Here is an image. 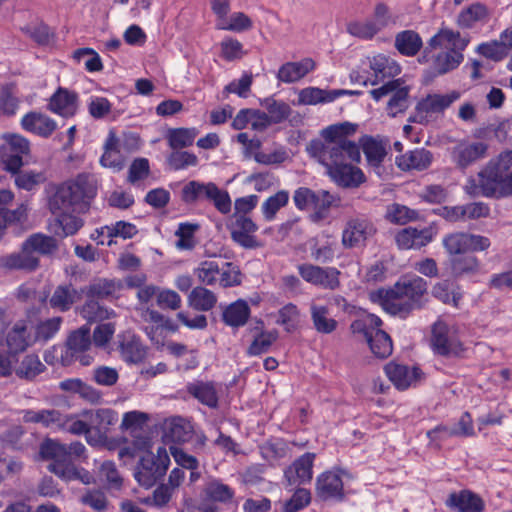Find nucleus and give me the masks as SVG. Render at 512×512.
<instances>
[{
    "label": "nucleus",
    "mask_w": 512,
    "mask_h": 512,
    "mask_svg": "<svg viewBox=\"0 0 512 512\" xmlns=\"http://www.w3.org/2000/svg\"><path fill=\"white\" fill-rule=\"evenodd\" d=\"M194 275L205 285L221 287H234L241 284V272L237 265L225 261L220 257H214L201 261L194 269Z\"/></svg>",
    "instance_id": "6e6552de"
},
{
    "label": "nucleus",
    "mask_w": 512,
    "mask_h": 512,
    "mask_svg": "<svg viewBox=\"0 0 512 512\" xmlns=\"http://www.w3.org/2000/svg\"><path fill=\"white\" fill-rule=\"evenodd\" d=\"M57 247L54 237L41 233L32 234L23 242L21 252L6 258V266L11 269L33 271L39 266V258L35 254L49 255Z\"/></svg>",
    "instance_id": "0eeeda50"
},
{
    "label": "nucleus",
    "mask_w": 512,
    "mask_h": 512,
    "mask_svg": "<svg viewBox=\"0 0 512 512\" xmlns=\"http://www.w3.org/2000/svg\"><path fill=\"white\" fill-rule=\"evenodd\" d=\"M5 344L9 354L16 355L34 344L30 323L26 319L16 321L5 334Z\"/></svg>",
    "instance_id": "a211bd4d"
},
{
    "label": "nucleus",
    "mask_w": 512,
    "mask_h": 512,
    "mask_svg": "<svg viewBox=\"0 0 512 512\" xmlns=\"http://www.w3.org/2000/svg\"><path fill=\"white\" fill-rule=\"evenodd\" d=\"M204 494L211 502L229 504L232 502L235 492L230 486L214 479L206 484Z\"/></svg>",
    "instance_id": "3c124183"
},
{
    "label": "nucleus",
    "mask_w": 512,
    "mask_h": 512,
    "mask_svg": "<svg viewBox=\"0 0 512 512\" xmlns=\"http://www.w3.org/2000/svg\"><path fill=\"white\" fill-rule=\"evenodd\" d=\"M445 504L456 512H483L485 509L483 499L469 490L451 493Z\"/></svg>",
    "instance_id": "cd10ccee"
},
{
    "label": "nucleus",
    "mask_w": 512,
    "mask_h": 512,
    "mask_svg": "<svg viewBox=\"0 0 512 512\" xmlns=\"http://www.w3.org/2000/svg\"><path fill=\"white\" fill-rule=\"evenodd\" d=\"M188 302L193 309L206 312L214 308L217 297L211 290L197 286L190 292Z\"/></svg>",
    "instance_id": "49530a36"
},
{
    "label": "nucleus",
    "mask_w": 512,
    "mask_h": 512,
    "mask_svg": "<svg viewBox=\"0 0 512 512\" xmlns=\"http://www.w3.org/2000/svg\"><path fill=\"white\" fill-rule=\"evenodd\" d=\"M315 492L323 501L342 500L344 498V484L339 473L325 471L316 479Z\"/></svg>",
    "instance_id": "5701e85b"
},
{
    "label": "nucleus",
    "mask_w": 512,
    "mask_h": 512,
    "mask_svg": "<svg viewBox=\"0 0 512 512\" xmlns=\"http://www.w3.org/2000/svg\"><path fill=\"white\" fill-rule=\"evenodd\" d=\"M382 319L372 313H363L350 324V330L353 335L361 336L368 343L374 337L378 330H382Z\"/></svg>",
    "instance_id": "e433bc0d"
},
{
    "label": "nucleus",
    "mask_w": 512,
    "mask_h": 512,
    "mask_svg": "<svg viewBox=\"0 0 512 512\" xmlns=\"http://www.w3.org/2000/svg\"><path fill=\"white\" fill-rule=\"evenodd\" d=\"M347 93H349V91L343 89L324 90L318 87H308L300 91L299 101L305 105L330 103Z\"/></svg>",
    "instance_id": "58836bf2"
},
{
    "label": "nucleus",
    "mask_w": 512,
    "mask_h": 512,
    "mask_svg": "<svg viewBox=\"0 0 512 512\" xmlns=\"http://www.w3.org/2000/svg\"><path fill=\"white\" fill-rule=\"evenodd\" d=\"M460 96L456 90L447 94H428L417 103L416 111L421 117L443 114Z\"/></svg>",
    "instance_id": "4be33fe9"
},
{
    "label": "nucleus",
    "mask_w": 512,
    "mask_h": 512,
    "mask_svg": "<svg viewBox=\"0 0 512 512\" xmlns=\"http://www.w3.org/2000/svg\"><path fill=\"white\" fill-rule=\"evenodd\" d=\"M81 315L92 323L110 319L115 316V312L101 305L98 299L86 297V301L81 308Z\"/></svg>",
    "instance_id": "8fccbe9b"
},
{
    "label": "nucleus",
    "mask_w": 512,
    "mask_h": 512,
    "mask_svg": "<svg viewBox=\"0 0 512 512\" xmlns=\"http://www.w3.org/2000/svg\"><path fill=\"white\" fill-rule=\"evenodd\" d=\"M197 135L198 130L195 127L171 128L167 131L166 140L172 150H181L193 145Z\"/></svg>",
    "instance_id": "37998d69"
},
{
    "label": "nucleus",
    "mask_w": 512,
    "mask_h": 512,
    "mask_svg": "<svg viewBox=\"0 0 512 512\" xmlns=\"http://www.w3.org/2000/svg\"><path fill=\"white\" fill-rule=\"evenodd\" d=\"M118 351L121 359L129 364L142 363L147 356V347L141 338L131 331L118 335Z\"/></svg>",
    "instance_id": "6ab92c4d"
},
{
    "label": "nucleus",
    "mask_w": 512,
    "mask_h": 512,
    "mask_svg": "<svg viewBox=\"0 0 512 512\" xmlns=\"http://www.w3.org/2000/svg\"><path fill=\"white\" fill-rule=\"evenodd\" d=\"M361 148L370 165L378 166L386 156L385 147L372 136H364L361 139Z\"/></svg>",
    "instance_id": "bf43d9fd"
},
{
    "label": "nucleus",
    "mask_w": 512,
    "mask_h": 512,
    "mask_svg": "<svg viewBox=\"0 0 512 512\" xmlns=\"http://www.w3.org/2000/svg\"><path fill=\"white\" fill-rule=\"evenodd\" d=\"M63 319L59 316L39 321L33 333L34 343H46L53 339L59 332Z\"/></svg>",
    "instance_id": "864d4df0"
},
{
    "label": "nucleus",
    "mask_w": 512,
    "mask_h": 512,
    "mask_svg": "<svg viewBox=\"0 0 512 512\" xmlns=\"http://www.w3.org/2000/svg\"><path fill=\"white\" fill-rule=\"evenodd\" d=\"M299 316L300 313L297 306L293 303H288L279 309L277 324L283 326L288 333L294 332L298 327Z\"/></svg>",
    "instance_id": "774afa93"
},
{
    "label": "nucleus",
    "mask_w": 512,
    "mask_h": 512,
    "mask_svg": "<svg viewBox=\"0 0 512 512\" xmlns=\"http://www.w3.org/2000/svg\"><path fill=\"white\" fill-rule=\"evenodd\" d=\"M86 452L85 446L79 442L70 445L47 439L40 446V455L43 459L51 460L47 470L65 482L79 480L83 484L94 482L93 475L84 468H78L72 462V456L80 458Z\"/></svg>",
    "instance_id": "39448f33"
},
{
    "label": "nucleus",
    "mask_w": 512,
    "mask_h": 512,
    "mask_svg": "<svg viewBox=\"0 0 512 512\" xmlns=\"http://www.w3.org/2000/svg\"><path fill=\"white\" fill-rule=\"evenodd\" d=\"M489 16L488 7L481 2H475L460 11L456 24L462 29H472L477 23H486Z\"/></svg>",
    "instance_id": "f704fd0d"
},
{
    "label": "nucleus",
    "mask_w": 512,
    "mask_h": 512,
    "mask_svg": "<svg viewBox=\"0 0 512 512\" xmlns=\"http://www.w3.org/2000/svg\"><path fill=\"white\" fill-rule=\"evenodd\" d=\"M451 270L455 276L474 274L479 271L480 262L472 254H460L450 259Z\"/></svg>",
    "instance_id": "4d7b16f0"
},
{
    "label": "nucleus",
    "mask_w": 512,
    "mask_h": 512,
    "mask_svg": "<svg viewBox=\"0 0 512 512\" xmlns=\"http://www.w3.org/2000/svg\"><path fill=\"white\" fill-rule=\"evenodd\" d=\"M0 146V161L3 169L11 174L18 173L24 165L23 157L30 153V142L20 134H8Z\"/></svg>",
    "instance_id": "ddd939ff"
},
{
    "label": "nucleus",
    "mask_w": 512,
    "mask_h": 512,
    "mask_svg": "<svg viewBox=\"0 0 512 512\" xmlns=\"http://www.w3.org/2000/svg\"><path fill=\"white\" fill-rule=\"evenodd\" d=\"M14 194L10 190H0V238L8 225L18 224L26 220L28 207L26 204L21 203L16 209L9 210L8 205L12 203Z\"/></svg>",
    "instance_id": "393cba45"
},
{
    "label": "nucleus",
    "mask_w": 512,
    "mask_h": 512,
    "mask_svg": "<svg viewBox=\"0 0 512 512\" xmlns=\"http://www.w3.org/2000/svg\"><path fill=\"white\" fill-rule=\"evenodd\" d=\"M79 96L75 91L58 87L48 100L47 109L63 118H72L78 110Z\"/></svg>",
    "instance_id": "412c9836"
},
{
    "label": "nucleus",
    "mask_w": 512,
    "mask_h": 512,
    "mask_svg": "<svg viewBox=\"0 0 512 512\" xmlns=\"http://www.w3.org/2000/svg\"><path fill=\"white\" fill-rule=\"evenodd\" d=\"M395 49L405 57L416 56L423 47V40L415 30H402L395 35Z\"/></svg>",
    "instance_id": "c9c22d12"
},
{
    "label": "nucleus",
    "mask_w": 512,
    "mask_h": 512,
    "mask_svg": "<svg viewBox=\"0 0 512 512\" xmlns=\"http://www.w3.org/2000/svg\"><path fill=\"white\" fill-rule=\"evenodd\" d=\"M315 453L307 452L298 457L285 471L284 476L291 486L301 485L311 481Z\"/></svg>",
    "instance_id": "a878e982"
},
{
    "label": "nucleus",
    "mask_w": 512,
    "mask_h": 512,
    "mask_svg": "<svg viewBox=\"0 0 512 512\" xmlns=\"http://www.w3.org/2000/svg\"><path fill=\"white\" fill-rule=\"evenodd\" d=\"M391 8L385 2L374 5L372 17L364 21H353L347 25V31L354 37L363 40H372L378 33L397 23Z\"/></svg>",
    "instance_id": "1a4fd4ad"
},
{
    "label": "nucleus",
    "mask_w": 512,
    "mask_h": 512,
    "mask_svg": "<svg viewBox=\"0 0 512 512\" xmlns=\"http://www.w3.org/2000/svg\"><path fill=\"white\" fill-rule=\"evenodd\" d=\"M46 367L40 358L35 354H28L23 357L16 367V375L26 381H33L35 378L45 371Z\"/></svg>",
    "instance_id": "de8ad7c7"
},
{
    "label": "nucleus",
    "mask_w": 512,
    "mask_h": 512,
    "mask_svg": "<svg viewBox=\"0 0 512 512\" xmlns=\"http://www.w3.org/2000/svg\"><path fill=\"white\" fill-rule=\"evenodd\" d=\"M442 243L447 253L452 257L467 252L485 251L491 245L488 237L466 232L448 234L443 238Z\"/></svg>",
    "instance_id": "4468645a"
},
{
    "label": "nucleus",
    "mask_w": 512,
    "mask_h": 512,
    "mask_svg": "<svg viewBox=\"0 0 512 512\" xmlns=\"http://www.w3.org/2000/svg\"><path fill=\"white\" fill-rule=\"evenodd\" d=\"M293 201L300 211L312 210L310 220L318 223L328 217L334 196L325 190L314 191L308 187H299L294 191Z\"/></svg>",
    "instance_id": "9d476101"
},
{
    "label": "nucleus",
    "mask_w": 512,
    "mask_h": 512,
    "mask_svg": "<svg viewBox=\"0 0 512 512\" xmlns=\"http://www.w3.org/2000/svg\"><path fill=\"white\" fill-rule=\"evenodd\" d=\"M231 239L244 249H256L261 246L256 232L258 225L246 215H233L228 224Z\"/></svg>",
    "instance_id": "dca6fc26"
},
{
    "label": "nucleus",
    "mask_w": 512,
    "mask_h": 512,
    "mask_svg": "<svg viewBox=\"0 0 512 512\" xmlns=\"http://www.w3.org/2000/svg\"><path fill=\"white\" fill-rule=\"evenodd\" d=\"M289 202V193L286 190H279L274 195L268 197L261 206V212L264 219L268 222L273 221L277 212L285 207Z\"/></svg>",
    "instance_id": "13d9d810"
},
{
    "label": "nucleus",
    "mask_w": 512,
    "mask_h": 512,
    "mask_svg": "<svg viewBox=\"0 0 512 512\" xmlns=\"http://www.w3.org/2000/svg\"><path fill=\"white\" fill-rule=\"evenodd\" d=\"M76 293L71 284L59 285L53 291L49 305L52 309L61 312L69 311L75 303Z\"/></svg>",
    "instance_id": "a18cd8bd"
},
{
    "label": "nucleus",
    "mask_w": 512,
    "mask_h": 512,
    "mask_svg": "<svg viewBox=\"0 0 512 512\" xmlns=\"http://www.w3.org/2000/svg\"><path fill=\"white\" fill-rule=\"evenodd\" d=\"M384 373L392 384H412L424 379V373L419 367H409L395 360L385 364Z\"/></svg>",
    "instance_id": "bb28decb"
},
{
    "label": "nucleus",
    "mask_w": 512,
    "mask_h": 512,
    "mask_svg": "<svg viewBox=\"0 0 512 512\" xmlns=\"http://www.w3.org/2000/svg\"><path fill=\"white\" fill-rule=\"evenodd\" d=\"M428 282L418 275H404L391 287H380L368 294L369 300L383 311L401 319L422 309L427 301Z\"/></svg>",
    "instance_id": "f03ea898"
},
{
    "label": "nucleus",
    "mask_w": 512,
    "mask_h": 512,
    "mask_svg": "<svg viewBox=\"0 0 512 512\" xmlns=\"http://www.w3.org/2000/svg\"><path fill=\"white\" fill-rule=\"evenodd\" d=\"M432 294L444 304H449L456 308L462 299V294L458 290H451V284L448 281L436 283L433 286Z\"/></svg>",
    "instance_id": "0e129e2a"
},
{
    "label": "nucleus",
    "mask_w": 512,
    "mask_h": 512,
    "mask_svg": "<svg viewBox=\"0 0 512 512\" xmlns=\"http://www.w3.org/2000/svg\"><path fill=\"white\" fill-rule=\"evenodd\" d=\"M20 125L26 132L42 138H49L57 129V122L53 118L38 111L24 114Z\"/></svg>",
    "instance_id": "b1692460"
},
{
    "label": "nucleus",
    "mask_w": 512,
    "mask_h": 512,
    "mask_svg": "<svg viewBox=\"0 0 512 512\" xmlns=\"http://www.w3.org/2000/svg\"><path fill=\"white\" fill-rule=\"evenodd\" d=\"M418 217V211L410 209L409 207L399 203H392L388 205L385 212V219L388 222L397 225H405L408 222L417 220Z\"/></svg>",
    "instance_id": "6e6d98bb"
},
{
    "label": "nucleus",
    "mask_w": 512,
    "mask_h": 512,
    "mask_svg": "<svg viewBox=\"0 0 512 512\" xmlns=\"http://www.w3.org/2000/svg\"><path fill=\"white\" fill-rule=\"evenodd\" d=\"M433 160L432 153L425 148H416L396 157L397 166L403 171L427 169Z\"/></svg>",
    "instance_id": "2f4dec72"
},
{
    "label": "nucleus",
    "mask_w": 512,
    "mask_h": 512,
    "mask_svg": "<svg viewBox=\"0 0 512 512\" xmlns=\"http://www.w3.org/2000/svg\"><path fill=\"white\" fill-rule=\"evenodd\" d=\"M370 68L373 71V78H366L362 81L363 85H377L396 77L402 69L399 63L393 58L384 54H378L370 60Z\"/></svg>",
    "instance_id": "aec40b11"
},
{
    "label": "nucleus",
    "mask_w": 512,
    "mask_h": 512,
    "mask_svg": "<svg viewBox=\"0 0 512 512\" xmlns=\"http://www.w3.org/2000/svg\"><path fill=\"white\" fill-rule=\"evenodd\" d=\"M165 443H184L192 436V426L180 416L166 419L162 425Z\"/></svg>",
    "instance_id": "c756f323"
},
{
    "label": "nucleus",
    "mask_w": 512,
    "mask_h": 512,
    "mask_svg": "<svg viewBox=\"0 0 512 512\" xmlns=\"http://www.w3.org/2000/svg\"><path fill=\"white\" fill-rule=\"evenodd\" d=\"M368 345L371 352L381 359L389 357L393 352L392 339L384 330H378Z\"/></svg>",
    "instance_id": "680f3d73"
},
{
    "label": "nucleus",
    "mask_w": 512,
    "mask_h": 512,
    "mask_svg": "<svg viewBox=\"0 0 512 512\" xmlns=\"http://www.w3.org/2000/svg\"><path fill=\"white\" fill-rule=\"evenodd\" d=\"M260 104L267 110V115L273 124L284 122L291 114V107L288 103L276 100L272 96L264 98Z\"/></svg>",
    "instance_id": "5fc2aeb1"
},
{
    "label": "nucleus",
    "mask_w": 512,
    "mask_h": 512,
    "mask_svg": "<svg viewBox=\"0 0 512 512\" xmlns=\"http://www.w3.org/2000/svg\"><path fill=\"white\" fill-rule=\"evenodd\" d=\"M251 314L248 303L243 299H238L229 304L222 313L223 322L232 328L244 326Z\"/></svg>",
    "instance_id": "4c0bfd02"
},
{
    "label": "nucleus",
    "mask_w": 512,
    "mask_h": 512,
    "mask_svg": "<svg viewBox=\"0 0 512 512\" xmlns=\"http://www.w3.org/2000/svg\"><path fill=\"white\" fill-rule=\"evenodd\" d=\"M308 248L312 260L328 264L335 258L337 242L330 235L316 236L308 240Z\"/></svg>",
    "instance_id": "c85d7f7f"
},
{
    "label": "nucleus",
    "mask_w": 512,
    "mask_h": 512,
    "mask_svg": "<svg viewBox=\"0 0 512 512\" xmlns=\"http://www.w3.org/2000/svg\"><path fill=\"white\" fill-rule=\"evenodd\" d=\"M376 232L373 223L364 217L351 218L342 231V245L346 249L364 246L366 240Z\"/></svg>",
    "instance_id": "f3484780"
},
{
    "label": "nucleus",
    "mask_w": 512,
    "mask_h": 512,
    "mask_svg": "<svg viewBox=\"0 0 512 512\" xmlns=\"http://www.w3.org/2000/svg\"><path fill=\"white\" fill-rule=\"evenodd\" d=\"M315 62L311 58H304L297 62H286L280 66L277 79L283 83H294L314 70Z\"/></svg>",
    "instance_id": "72a5a7b5"
},
{
    "label": "nucleus",
    "mask_w": 512,
    "mask_h": 512,
    "mask_svg": "<svg viewBox=\"0 0 512 512\" xmlns=\"http://www.w3.org/2000/svg\"><path fill=\"white\" fill-rule=\"evenodd\" d=\"M167 164L174 171L184 170L198 164L197 156L188 151L173 150L167 156Z\"/></svg>",
    "instance_id": "338daca9"
},
{
    "label": "nucleus",
    "mask_w": 512,
    "mask_h": 512,
    "mask_svg": "<svg viewBox=\"0 0 512 512\" xmlns=\"http://www.w3.org/2000/svg\"><path fill=\"white\" fill-rule=\"evenodd\" d=\"M357 131V124L342 122L322 130L323 140H313L310 150L328 170L348 162H359L360 147L348 139Z\"/></svg>",
    "instance_id": "7ed1b4c3"
},
{
    "label": "nucleus",
    "mask_w": 512,
    "mask_h": 512,
    "mask_svg": "<svg viewBox=\"0 0 512 512\" xmlns=\"http://www.w3.org/2000/svg\"><path fill=\"white\" fill-rule=\"evenodd\" d=\"M430 344L433 352L444 357L464 356L466 348L452 333L449 325L443 320H437L431 328Z\"/></svg>",
    "instance_id": "f8f14e48"
},
{
    "label": "nucleus",
    "mask_w": 512,
    "mask_h": 512,
    "mask_svg": "<svg viewBox=\"0 0 512 512\" xmlns=\"http://www.w3.org/2000/svg\"><path fill=\"white\" fill-rule=\"evenodd\" d=\"M81 416L90 421L91 429L98 432H106L110 426L118 421V414L112 409H98L95 412L85 410Z\"/></svg>",
    "instance_id": "79ce46f5"
},
{
    "label": "nucleus",
    "mask_w": 512,
    "mask_h": 512,
    "mask_svg": "<svg viewBox=\"0 0 512 512\" xmlns=\"http://www.w3.org/2000/svg\"><path fill=\"white\" fill-rule=\"evenodd\" d=\"M169 457L165 453L163 456L155 457L152 453L142 456L136 471L135 479L144 488L152 487L168 469Z\"/></svg>",
    "instance_id": "2eb2a0df"
},
{
    "label": "nucleus",
    "mask_w": 512,
    "mask_h": 512,
    "mask_svg": "<svg viewBox=\"0 0 512 512\" xmlns=\"http://www.w3.org/2000/svg\"><path fill=\"white\" fill-rule=\"evenodd\" d=\"M123 288L121 280L96 278L88 286L82 289L86 297L98 300H111Z\"/></svg>",
    "instance_id": "7c9ffc66"
},
{
    "label": "nucleus",
    "mask_w": 512,
    "mask_h": 512,
    "mask_svg": "<svg viewBox=\"0 0 512 512\" xmlns=\"http://www.w3.org/2000/svg\"><path fill=\"white\" fill-rule=\"evenodd\" d=\"M512 149H504L493 156L477 173L469 177L463 187L471 197L501 199L512 196Z\"/></svg>",
    "instance_id": "20e7f679"
},
{
    "label": "nucleus",
    "mask_w": 512,
    "mask_h": 512,
    "mask_svg": "<svg viewBox=\"0 0 512 512\" xmlns=\"http://www.w3.org/2000/svg\"><path fill=\"white\" fill-rule=\"evenodd\" d=\"M464 50L452 46L448 51L438 53L433 60L434 71L443 75L456 69L464 60Z\"/></svg>",
    "instance_id": "ea45409f"
},
{
    "label": "nucleus",
    "mask_w": 512,
    "mask_h": 512,
    "mask_svg": "<svg viewBox=\"0 0 512 512\" xmlns=\"http://www.w3.org/2000/svg\"><path fill=\"white\" fill-rule=\"evenodd\" d=\"M476 52L495 62L502 61L508 56L506 47L500 39L480 43L476 48Z\"/></svg>",
    "instance_id": "69168bd1"
},
{
    "label": "nucleus",
    "mask_w": 512,
    "mask_h": 512,
    "mask_svg": "<svg viewBox=\"0 0 512 512\" xmlns=\"http://www.w3.org/2000/svg\"><path fill=\"white\" fill-rule=\"evenodd\" d=\"M96 194L95 181L88 173H80L75 179L57 186L48 206L53 214H58L56 223L61 231L55 233L59 237L74 235L82 228L84 221L70 212H87Z\"/></svg>",
    "instance_id": "f257e3e1"
},
{
    "label": "nucleus",
    "mask_w": 512,
    "mask_h": 512,
    "mask_svg": "<svg viewBox=\"0 0 512 512\" xmlns=\"http://www.w3.org/2000/svg\"><path fill=\"white\" fill-rule=\"evenodd\" d=\"M96 232L98 233V236L106 235L108 238H110L107 242V244L110 246L114 237L130 239L138 233V230L137 227L130 222L117 221L114 224L105 225L100 229H97Z\"/></svg>",
    "instance_id": "603ef678"
},
{
    "label": "nucleus",
    "mask_w": 512,
    "mask_h": 512,
    "mask_svg": "<svg viewBox=\"0 0 512 512\" xmlns=\"http://www.w3.org/2000/svg\"><path fill=\"white\" fill-rule=\"evenodd\" d=\"M409 107V87L400 85L392 92V96L387 103V113L391 117H396L404 113Z\"/></svg>",
    "instance_id": "052dcab7"
},
{
    "label": "nucleus",
    "mask_w": 512,
    "mask_h": 512,
    "mask_svg": "<svg viewBox=\"0 0 512 512\" xmlns=\"http://www.w3.org/2000/svg\"><path fill=\"white\" fill-rule=\"evenodd\" d=\"M180 199L186 205L210 203L221 214L231 212L232 201L227 190L221 189L214 182L191 180L181 189Z\"/></svg>",
    "instance_id": "423d86ee"
},
{
    "label": "nucleus",
    "mask_w": 512,
    "mask_h": 512,
    "mask_svg": "<svg viewBox=\"0 0 512 512\" xmlns=\"http://www.w3.org/2000/svg\"><path fill=\"white\" fill-rule=\"evenodd\" d=\"M488 145L484 142L459 144L454 148L453 157L458 167L465 169L475 161L484 158Z\"/></svg>",
    "instance_id": "473e14b6"
},
{
    "label": "nucleus",
    "mask_w": 512,
    "mask_h": 512,
    "mask_svg": "<svg viewBox=\"0 0 512 512\" xmlns=\"http://www.w3.org/2000/svg\"><path fill=\"white\" fill-rule=\"evenodd\" d=\"M63 347L66 353V363L72 365L75 362H79L82 366H89L94 361L91 330L88 325H83L70 332Z\"/></svg>",
    "instance_id": "9b49d317"
},
{
    "label": "nucleus",
    "mask_w": 512,
    "mask_h": 512,
    "mask_svg": "<svg viewBox=\"0 0 512 512\" xmlns=\"http://www.w3.org/2000/svg\"><path fill=\"white\" fill-rule=\"evenodd\" d=\"M19 108V99L15 95V86L5 84L0 89V113L11 117L14 116Z\"/></svg>",
    "instance_id": "e2e57ef3"
},
{
    "label": "nucleus",
    "mask_w": 512,
    "mask_h": 512,
    "mask_svg": "<svg viewBox=\"0 0 512 512\" xmlns=\"http://www.w3.org/2000/svg\"><path fill=\"white\" fill-rule=\"evenodd\" d=\"M354 163H345L329 170V172L343 186L358 187L365 182V175L360 168L353 165Z\"/></svg>",
    "instance_id": "a19ab883"
},
{
    "label": "nucleus",
    "mask_w": 512,
    "mask_h": 512,
    "mask_svg": "<svg viewBox=\"0 0 512 512\" xmlns=\"http://www.w3.org/2000/svg\"><path fill=\"white\" fill-rule=\"evenodd\" d=\"M314 328L321 334H331L337 329L338 323L329 317V309L325 305L313 304L310 308Z\"/></svg>",
    "instance_id": "c03bdc74"
},
{
    "label": "nucleus",
    "mask_w": 512,
    "mask_h": 512,
    "mask_svg": "<svg viewBox=\"0 0 512 512\" xmlns=\"http://www.w3.org/2000/svg\"><path fill=\"white\" fill-rule=\"evenodd\" d=\"M443 41L448 42L452 46H457L460 49H466L470 39L461 37L459 31H454L449 28H440L438 32L429 39L428 45L430 48L436 49L442 46Z\"/></svg>",
    "instance_id": "09e8293b"
}]
</instances>
